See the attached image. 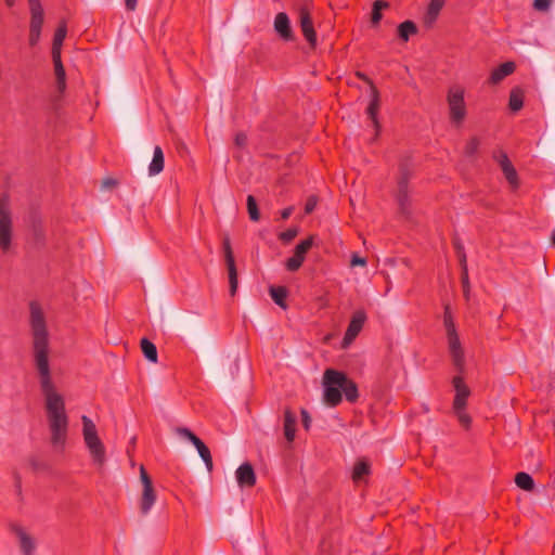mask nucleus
I'll return each instance as SVG.
<instances>
[{
    "label": "nucleus",
    "instance_id": "1",
    "mask_svg": "<svg viewBox=\"0 0 555 555\" xmlns=\"http://www.w3.org/2000/svg\"><path fill=\"white\" fill-rule=\"evenodd\" d=\"M29 308L34 339V361L44 400L51 442L55 448L63 449L66 443L69 424L65 409V398L52 378L49 363L48 330L42 308L37 302H31Z\"/></svg>",
    "mask_w": 555,
    "mask_h": 555
},
{
    "label": "nucleus",
    "instance_id": "37",
    "mask_svg": "<svg viewBox=\"0 0 555 555\" xmlns=\"http://www.w3.org/2000/svg\"><path fill=\"white\" fill-rule=\"evenodd\" d=\"M177 433L179 436L186 438L192 442V444L196 443L199 438L195 436L190 429L188 428H178Z\"/></svg>",
    "mask_w": 555,
    "mask_h": 555
},
{
    "label": "nucleus",
    "instance_id": "25",
    "mask_svg": "<svg viewBox=\"0 0 555 555\" xmlns=\"http://www.w3.org/2000/svg\"><path fill=\"white\" fill-rule=\"evenodd\" d=\"M193 446L196 448V450H197L199 456L202 457V460L204 461L208 472H211L214 464H212V459H211L209 449L206 447V444L201 439L197 440V442L194 443Z\"/></svg>",
    "mask_w": 555,
    "mask_h": 555
},
{
    "label": "nucleus",
    "instance_id": "14",
    "mask_svg": "<svg viewBox=\"0 0 555 555\" xmlns=\"http://www.w3.org/2000/svg\"><path fill=\"white\" fill-rule=\"evenodd\" d=\"M494 158L498 162V164L500 165L508 183L512 186L516 188L518 185V176H517V172H516L514 166L509 162L507 155L504 152H498L494 155Z\"/></svg>",
    "mask_w": 555,
    "mask_h": 555
},
{
    "label": "nucleus",
    "instance_id": "8",
    "mask_svg": "<svg viewBox=\"0 0 555 555\" xmlns=\"http://www.w3.org/2000/svg\"><path fill=\"white\" fill-rule=\"evenodd\" d=\"M140 480L143 486L140 508L142 514L146 515L156 502V493L153 488L152 480L143 465L140 466Z\"/></svg>",
    "mask_w": 555,
    "mask_h": 555
},
{
    "label": "nucleus",
    "instance_id": "32",
    "mask_svg": "<svg viewBox=\"0 0 555 555\" xmlns=\"http://www.w3.org/2000/svg\"><path fill=\"white\" fill-rule=\"evenodd\" d=\"M465 409L466 408L453 409V411L460 424L465 428H469L472 424V418Z\"/></svg>",
    "mask_w": 555,
    "mask_h": 555
},
{
    "label": "nucleus",
    "instance_id": "44",
    "mask_svg": "<svg viewBox=\"0 0 555 555\" xmlns=\"http://www.w3.org/2000/svg\"><path fill=\"white\" fill-rule=\"evenodd\" d=\"M247 141V137L244 133H237L235 135V144L237 146H244Z\"/></svg>",
    "mask_w": 555,
    "mask_h": 555
},
{
    "label": "nucleus",
    "instance_id": "9",
    "mask_svg": "<svg viewBox=\"0 0 555 555\" xmlns=\"http://www.w3.org/2000/svg\"><path fill=\"white\" fill-rule=\"evenodd\" d=\"M313 245V237L301 241L294 250V255L286 260L285 267L288 271H297L306 259V254Z\"/></svg>",
    "mask_w": 555,
    "mask_h": 555
},
{
    "label": "nucleus",
    "instance_id": "40",
    "mask_svg": "<svg viewBox=\"0 0 555 555\" xmlns=\"http://www.w3.org/2000/svg\"><path fill=\"white\" fill-rule=\"evenodd\" d=\"M40 37H41V31L39 30H30L29 29V44L31 47H35L38 44V42L40 41Z\"/></svg>",
    "mask_w": 555,
    "mask_h": 555
},
{
    "label": "nucleus",
    "instance_id": "38",
    "mask_svg": "<svg viewBox=\"0 0 555 555\" xmlns=\"http://www.w3.org/2000/svg\"><path fill=\"white\" fill-rule=\"evenodd\" d=\"M317 204H318V199L315 196H310L307 202H306V205H305V212L306 214H311L315 207H317Z\"/></svg>",
    "mask_w": 555,
    "mask_h": 555
},
{
    "label": "nucleus",
    "instance_id": "12",
    "mask_svg": "<svg viewBox=\"0 0 555 555\" xmlns=\"http://www.w3.org/2000/svg\"><path fill=\"white\" fill-rule=\"evenodd\" d=\"M299 22L304 37L311 46H314L317 42V34L313 28L309 8L306 4L299 8Z\"/></svg>",
    "mask_w": 555,
    "mask_h": 555
},
{
    "label": "nucleus",
    "instance_id": "6",
    "mask_svg": "<svg viewBox=\"0 0 555 555\" xmlns=\"http://www.w3.org/2000/svg\"><path fill=\"white\" fill-rule=\"evenodd\" d=\"M465 94V88L460 85H453L448 89L447 103L449 115L451 121L456 125L463 122L467 114Z\"/></svg>",
    "mask_w": 555,
    "mask_h": 555
},
{
    "label": "nucleus",
    "instance_id": "42",
    "mask_svg": "<svg viewBox=\"0 0 555 555\" xmlns=\"http://www.w3.org/2000/svg\"><path fill=\"white\" fill-rule=\"evenodd\" d=\"M462 284H463L464 295H465V297L467 298V296H468V288H469V284H468V275H467L466 268H464V271H463V275H462Z\"/></svg>",
    "mask_w": 555,
    "mask_h": 555
},
{
    "label": "nucleus",
    "instance_id": "29",
    "mask_svg": "<svg viewBox=\"0 0 555 555\" xmlns=\"http://www.w3.org/2000/svg\"><path fill=\"white\" fill-rule=\"evenodd\" d=\"M370 474V465L365 461H359L352 472V479L360 482L364 476Z\"/></svg>",
    "mask_w": 555,
    "mask_h": 555
},
{
    "label": "nucleus",
    "instance_id": "24",
    "mask_svg": "<svg viewBox=\"0 0 555 555\" xmlns=\"http://www.w3.org/2000/svg\"><path fill=\"white\" fill-rule=\"evenodd\" d=\"M20 545L25 555H31L35 550V543L33 539L22 529L16 531Z\"/></svg>",
    "mask_w": 555,
    "mask_h": 555
},
{
    "label": "nucleus",
    "instance_id": "20",
    "mask_svg": "<svg viewBox=\"0 0 555 555\" xmlns=\"http://www.w3.org/2000/svg\"><path fill=\"white\" fill-rule=\"evenodd\" d=\"M30 11V30L41 31L43 25V8L41 4H29Z\"/></svg>",
    "mask_w": 555,
    "mask_h": 555
},
{
    "label": "nucleus",
    "instance_id": "28",
    "mask_svg": "<svg viewBox=\"0 0 555 555\" xmlns=\"http://www.w3.org/2000/svg\"><path fill=\"white\" fill-rule=\"evenodd\" d=\"M515 483L517 485V487L525 491H531L534 488V481L532 477L524 472L518 473L515 476Z\"/></svg>",
    "mask_w": 555,
    "mask_h": 555
},
{
    "label": "nucleus",
    "instance_id": "34",
    "mask_svg": "<svg viewBox=\"0 0 555 555\" xmlns=\"http://www.w3.org/2000/svg\"><path fill=\"white\" fill-rule=\"evenodd\" d=\"M223 251H224V258H225L227 267L228 268L235 267L234 256H233V253H232V248H231V244H230V240L229 238H225L223 241Z\"/></svg>",
    "mask_w": 555,
    "mask_h": 555
},
{
    "label": "nucleus",
    "instance_id": "23",
    "mask_svg": "<svg viewBox=\"0 0 555 555\" xmlns=\"http://www.w3.org/2000/svg\"><path fill=\"white\" fill-rule=\"evenodd\" d=\"M140 346H141V350H142L144 357L150 362L156 363L158 360L156 346L152 341H150L147 338H142Z\"/></svg>",
    "mask_w": 555,
    "mask_h": 555
},
{
    "label": "nucleus",
    "instance_id": "45",
    "mask_svg": "<svg viewBox=\"0 0 555 555\" xmlns=\"http://www.w3.org/2000/svg\"><path fill=\"white\" fill-rule=\"evenodd\" d=\"M293 212V207H287L281 211L282 219H288Z\"/></svg>",
    "mask_w": 555,
    "mask_h": 555
},
{
    "label": "nucleus",
    "instance_id": "16",
    "mask_svg": "<svg viewBox=\"0 0 555 555\" xmlns=\"http://www.w3.org/2000/svg\"><path fill=\"white\" fill-rule=\"evenodd\" d=\"M379 111V94L375 87H370V103L366 107V114L370 120L372 121L373 127L376 129V133L379 129V124L377 119V114Z\"/></svg>",
    "mask_w": 555,
    "mask_h": 555
},
{
    "label": "nucleus",
    "instance_id": "11",
    "mask_svg": "<svg viewBox=\"0 0 555 555\" xmlns=\"http://www.w3.org/2000/svg\"><path fill=\"white\" fill-rule=\"evenodd\" d=\"M366 320V314L364 311H357L352 318L351 321L347 327V331L345 333L344 339H343V348H348L349 345L354 340V338L358 336L360 331L362 330V326Z\"/></svg>",
    "mask_w": 555,
    "mask_h": 555
},
{
    "label": "nucleus",
    "instance_id": "13",
    "mask_svg": "<svg viewBox=\"0 0 555 555\" xmlns=\"http://www.w3.org/2000/svg\"><path fill=\"white\" fill-rule=\"evenodd\" d=\"M274 30L285 41L294 39V34L291 26L289 17L286 13L280 12L274 17L273 23Z\"/></svg>",
    "mask_w": 555,
    "mask_h": 555
},
{
    "label": "nucleus",
    "instance_id": "48",
    "mask_svg": "<svg viewBox=\"0 0 555 555\" xmlns=\"http://www.w3.org/2000/svg\"><path fill=\"white\" fill-rule=\"evenodd\" d=\"M7 5L12 7L15 3V0H4Z\"/></svg>",
    "mask_w": 555,
    "mask_h": 555
},
{
    "label": "nucleus",
    "instance_id": "33",
    "mask_svg": "<svg viewBox=\"0 0 555 555\" xmlns=\"http://www.w3.org/2000/svg\"><path fill=\"white\" fill-rule=\"evenodd\" d=\"M388 3L382 0H377L373 4V11H372V23L378 24L382 20V13L380 10L384 8H387Z\"/></svg>",
    "mask_w": 555,
    "mask_h": 555
},
{
    "label": "nucleus",
    "instance_id": "39",
    "mask_svg": "<svg viewBox=\"0 0 555 555\" xmlns=\"http://www.w3.org/2000/svg\"><path fill=\"white\" fill-rule=\"evenodd\" d=\"M350 266L351 267H357V266L365 267L366 259L364 257H360L358 254H353L351 256Z\"/></svg>",
    "mask_w": 555,
    "mask_h": 555
},
{
    "label": "nucleus",
    "instance_id": "43",
    "mask_svg": "<svg viewBox=\"0 0 555 555\" xmlns=\"http://www.w3.org/2000/svg\"><path fill=\"white\" fill-rule=\"evenodd\" d=\"M301 416H302L304 427L308 430L310 428V424H311V418L309 416V413L306 410H302Z\"/></svg>",
    "mask_w": 555,
    "mask_h": 555
},
{
    "label": "nucleus",
    "instance_id": "17",
    "mask_svg": "<svg viewBox=\"0 0 555 555\" xmlns=\"http://www.w3.org/2000/svg\"><path fill=\"white\" fill-rule=\"evenodd\" d=\"M165 157L160 146L156 145L153 151V158L149 165L151 177L159 175L164 170Z\"/></svg>",
    "mask_w": 555,
    "mask_h": 555
},
{
    "label": "nucleus",
    "instance_id": "4",
    "mask_svg": "<svg viewBox=\"0 0 555 555\" xmlns=\"http://www.w3.org/2000/svg\"><path fill=\"white\" fill-rule=\"evenodd\" d=\"M443 323L447 332L448 349L455 369L465 371V352L462 347L449 306L444 308Z\"/></svg>",
    "mask_w": 555,
    "mask_h": 555
},
{
    "label": "nucleus",
    "instance_id": "35",
    "mask_svg": "<svg viewBox=\"0 0 555 555\" xmlns=\"http://www.w3.org/2000/svg\"><path fill=\"white\" fill-rule=\"evenodd\" d=\"M229 273V283H230V293L234 295L237 289V272L235 267L228 268Z\"/></svg>",
    "mask_w": 555,
    "mask_h": 555
},
{
    "label": "nucleus",
    "instance_id": "7",
    "mask_svg": "<svg viewBox=\"0 0 555 555\" xmlns=\"http://www.w3.org/2000/svg\"><path fill=\"white\" fill-rule=\"evenodd\" d=\"M12 243V218L7 197L0 198V248L7 253Z\"/></svg>",
    "mask_w": 555,
    "mask_h": 555
},
{
    "label": "nucleus",
    "instance_id": "5",
    "mask_svg": "<svg viewBox=\"0 0 555 555\" xmlns=\"http://www.w3.org/2000/svg\"><path fill=\"white\" fill-rule=\"evenodd\" d=\"M66 24L62 22L54 33L52 43V60L54 65V75L56 80V89L60 93H63L66 89V74L61 57L62 46L66 37Z\"/></svg>",
    "mask_w": 555,
    "mask_h": 555
},
{
    "label": "nucleus",
    "instance_id": "19",
    "mask_svg": "<svg viewBox=\"0 0 555 555\" xmlns=\"http://www.w3.org/2000/svg\"><path fill=\"white\" fill-rule=\"evenodd\" d=\"M444 3H446V0H431L429 2L427 11L424 16V22L426 25L430 26L436 22Z\"/></svg>",
    "mask_w": 555,
    "mask_h": 555
},
{
    "label": "nucleus",
    "instance_id": "50",
    "mask_svg": "<svg viewBox=\"0 0 555 555\" xmlns=\"http://www.w3.org/2000/svg\"><path fill=\"white\" fill-rule=\"evenodd\" d=\"M552 242L555 245V229H554V232H553V235H552Z\"/></svg>",
    "mask_w": 555,
    "mask_h": 555
},
{
    "label": "nucleus",
    "instance_id": "41",
    "mask_svg": "<svg viewBox=\"0 0 555 555\" xmlns=\"http://www.w3.org/2000/svg\"><path fill=\"white\" fill-rule=\"evenodd\" d=\"M551 4V0H534L533 7L538 11H546L548 10Z\"/></svg>",
    "mask_w": 555,
    "mask_h": 555
},
{
    "label": "nucleus",
    "instance_id": "2",
    "mask_svg": "<svg viewBox=\"0 0 555 555\" xmlns=\"http://www.w3.org/2000/svg\"><path fill=\"white\" fill-rule=\"evenodd\" d=\"M323 401L328 406H337L343 401V396L349 402H356L359 391L356 383L346 373L327 369L322 378Z\"/></svg>",
    "mask_w": 555,
    "mask_h": 555
},
{
    "label": "nucleus",
    "instance_id": "47",
    "mask_svg": "<svg viewBox=\"0 0 555 555\" xmlns=\"http://www.w3.org/2000/svg\"><path fill=\"white\" fill-rule=\"evenodd\" d=\"M28 4H41L40 0H27Z\"/></svg>",
    "mask_w": 555,
    "mask_h": 555
},
{
    "label": "nucleus",
    "instance_id": "46",
    "mask_svg": "<svg viewBox=\"0 0 555 555\" xmlns=\"http://www.w3.org/2000/svg\"><path fill=\"white\" fill-rule=\"evenodd\" d=\"M125 4L128 10L133 11L137 7V0H125Z\"/></svg>",
    "mask_w": 555,
    "mask_h": 555
},
{
    "label": "nucleus",
    "instance_id": "49",
    "mask_svg": "<svg viewBox=\"0 0 555 555\" xmlns=\"http://www.w3.org/2000/svg\"><path fill=\"white\" fill-rule=\"evenodd\" d=\"M470 145H472V151H473V150H475V149H476V146H477V142H476V140H473V141L470 142Z\"/></svg>",
    "mask_w": 555,
    "mask_h": 555
},
{
    "label": "nucleus",
    "instance_id": "10",
    "mask_svg": "<svg viewBox=\"0 0 555 555\" xmlns=\"http://www.w3.org/2000/svg\"><path fill=\"white\" fill-rule=\"evenodd\" d=\"M457 375H455L452 379V385L455 391L454 400H453V409L466 408L467 399L470 396V389L464 382L462 376L463 372H460L457 369Z\"/></svg>",
    "mask_w": 555,
    "mask_h": 555
},
{
    "label": "nucleus",
    "instance_id": "18",
    "mask_svg": "<svg viewBox=\"0 0 555 555\" xmlns=\"http://www.w3.org/2000/svg\"><path fill=\"white\" fill-rule=\"evenodd\" d=\"M514 62H506L494 68L490 76V82L495 85L502 81L505 77L511 75L515 70Z\"/></svg>",
    "mask_w": 555,
    "mask_h": 555
},
{
    "label": "nucleus",
    "instance_id": "27",
    "mask_svg": "<svg viewBox=\"0 0 555 555\" xmlns=\"http://www.w3.org/2000/svg\"><path fill=\"white\" fill-rule=\"evenodd\" d=\"M270 295L273 301L283 309H286L285 299L287 297V291L283 286H271Z\"/></svg>",
    "mask_w": 555,
    "mask_h": 555
},
{
    "label": "nucleus",
    "instance_id": "22",
    "mask_svg": "<svg viewBox=\"0 0 555 555\" xmlns=\"http://www.w3.org/2000/svg\"><path fill=\"white\" fill-rule=\"evenodd\" d=\"M296 421L297 418L295 414H293L289 410L285 411L284 435L288 442H292L295 439Z\"/></svg>",
    "mask_w": 555,
    "mask_h": 555
},
{
    "label": "nucleus",
    "instance_id": "3",
    "mask_svg": "<svg viewBox=\"0 0 555 555\" xmlns=\"http://www.w3.org/2000/svg\"><path fill=\"white\" fill-rule=\"evenodd\" d=\"M81 435L85 447L94 465L102 467L106 462V447L99 436L95 423L87 415L81 416Z\"/></svg>",
    "mask_w": 555,
    "mask_h": 555
},
{
    "label": "nucleus",
    "instance_id": "26",
    "mask_svg": "<svg viewBox=\"0 0 555 555\" xmlns=\"http://www.w3.org/2000/svg\"><path fill=\"white\" fill-rule=\"evenodd\" d=\"M417 33V27L412 21H405L398 26V35L403 41Z\"/></svg>",
    "mask_w": 555,
    "mask_h": 555
},
{
    "label": "nucleus",
    "instance_id": "36",
    "mask_svg": "<svg viewBox=\"0 0 555 555\" xmlns=\"http://www.w3.org/2000/svg\"><path fill=\"white\" fill-rule=\"evenodd\" d=\"M298 228L297 227H294V228H289L288 230L284 231V232H281L280 235H279V238L287 244L289 243L291 241H293L297 235H298Z\"/></svg>",
    "mask_w": 555,
    "mask_h": 555
},
{
    "label": "nucleus",
    "instance_id": "21",
    "mask_svg": "<svg viewBox=\"0 0 555 555\" xmlns=\"http://www.w3.org/2000/svg\"><path fill=\"white\" fill-rule=\"evenodd\" d=\"M406 179H408L406 175L403 173L398 183V194H397V199H398L399 206L403 214L406 212V208L409 205V190H408Z\"/></svg>",
    "mask_w": 555,
    "mask_h": 555
},
{
    "label": "nucleus",
    "instance_id": "31",
    "mask_svg": "<svg viewBox=\"0 0 555 555\" xmlns=\"http://www.w3.org/2000/svg\"><path fill=\"white\" fill-rule=\"evenodd\" d=\"M247 211L250 220L258 221L260 218L259 210L257 207L256 199L253 195L247 196Z\"/></svg>",
    "mask_w": 555,
    "mask_h": 555
},
{
    "label": "nucleus",
    "instance_id": "30",
    "mask_svg": "<svg viewBox=\"0 0 555 555\" xmlns=\"http://www.w3.org/2000/svg\"><path fill=\"white\" fill-rule=\"evenodd\" d=\"M522 94L517 90L512 91L508 103L509 108L514 112H517L522 107Z\"/></svg>",
    "mask_w": 555,
    "mask_h": 555
},
{
    "label": "nucleus",
    "instance_id": "15",
    "mask_svg": "<svg viewBox=\"0 0 555 555\" xmlns=\"http://www.w3.org/2000/svg\"><path fill=\"white\" fill-rule=\"evenodd\" d=\"M235 478L241 488H250L256 483V474L249 463L238 466L235 472Z\"/></svg>",
    "mask_w": 555,
    "mask_h": 555
}]
</instances>
